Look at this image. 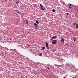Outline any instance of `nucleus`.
<instances>
[{"label":"nucleus","instance_id":"nucleus-1","mask_svg":"<svg viewBox=\"0 0 78 78\" xmlns=\"http://www.w3.org/2000/svg\"><path fill=\"white\" fill-rule=\"evenodd\" d=\"M56 40H54L52 41V43L53 44H56Z\"/></svg>","mask_w":78,"mask_h":78},{"label":"nucleus","instance_id":"nucleus-2","mask_svg":"<svg viewBox=\"0 0 78 78\" xmlns=\"http://www.w3.org/2000/svg\"><path fill=\"white\" fill-rule=\"evenodd\" d=\"M56 37H57L56 36H53V37H52L51 39V41H53V39H56Z\"/></svg>","mask_w":78,"mask_h":78},{"label":"nucleus","instance_id":"nucleus-3","mask_svg":"<svg viewBox=\"0 0 78 78\" xmlns=\"http://www.w3.org/2000/svg\"><path fill=\"white\" fill-rule=\"evenodd\" d=\"M46 45L47 48V49H48V50H49V48H48V43H46Z\"/></svg>","mask_w":78,"mask_h":78},{"label":"nucleus","instance_id":"nucleus-4","mask_svg":"<svg viewBox=\"0 0 78 78\" xmlns=\"http://www.w3.org/2000/svg\"><path fill=\"white\" fill-rule=\"evenodd\" d=\"M41 9L42 11H44V10H45V9L43 7L41 8Z\"/></svg>","mask_w":78,"mask_h":78},{"label":"nucleus","instance_id":"nucleus-5","mask_svg":"<svg viewBox=\"0 0 78 78\" xmlns=\"http://www.w3.org/2000/svg\"><path fill=\"white\" fill-rule=\"evenodd\" d=\"M40 5L41 7V8L43 7V5H42V4H40Z\"/></svg>","mask_w":78,"mask_h":78},{"label":"nucleus","instance_id":"nucleus-6","mask_svg":"<svg viewBox=\"0 0 78 78\" xmlns=\"http://www.w3.org/2000/svg\"><path fill=\"white\" fill-rule=\"evenodd\" d=\"M76 28H78V24H76Z\"/></svg>","mask_w":78,"mask_h":78},{"label":"nucleus","instance_id":"nucleus-7","mask_svg":"<svg viewBox=\"0 0 78 78\" xmlns=\"http://www.w3.org/2000/svg\"><path fill=\"white\" fill-rule=\"evenodd\" d=\"M39 56H42V54L41 53H40L39 55Z\"/></svg>","mask_w":78,"mask_h":78},{"label":"nucleus","instance_id":"nucleus-8","mask_svg":"<svg viewBox=\"0 0 78 78\" xmlns=\"http://www.w3.org/2000/svg\"><path fill=\"white\" fill-rule=\"evenodd\" d=\"M61 42H64V39H62L61 40Z\"/></svg>","mask_w":78,"mask_h":78},{"label":"nucleus","instance_id":"nucleus-9","mask_svg":"<svg viewBox=\"0 0 78 78\" xmlns=\"http://www.w3.org/2000/svg\"><path fill=\"white\" fill-rule=\"evenodd\" d=\"M34 25H35V26H37V25L36 23H34Z\"/></svg>","mask_w":78,"mask_h":78},{"label":"nucleus","instance_id":"nucleus-10","mask_svg":"<svg viewBox=\"0 0 78 78\" xmlns=\"http://www.w3.org/2000/svg\"><path fill=\"white\" fill-rule=\"evenodd\" d=\"M36 23H37V24H38L39 23V21H36Z\"/></svg>","mask_w":78,"mask_h":78},{"label":"nucleus","instance_id":"nucleus-11","mask_svg":"<svg viewBox=\"0 0 78 78\" xmlns=\"http://www.w3.org/2000/svg\"><path fill=\"white\" fill-rule=\"evenodd\" d=\"M52 12H55V9H53L52 10Z\"/></svg>","mask_w":78,"mask_h":78},{"label":"nucleus","instance_id":"nucleus-12","mask_svg":"<svg viewBox=\"0 0 78 78\" xmlns=\"http://www.w3.org/2000/svg\"><path fill=\"white\" fill-rule=\"evenodd\" d=\"M74 41H76V39L74 38Z\"/></svg>","mask_w":78,"mask_h":78},{"label":"nucleus","instance_id":"nucleus-13","mask_svg":"<svg viewBox=\"0 0 78 78\" xmlns=\"http://www.w3.org/2000/svg\"><path fill=\"white\" fill-rule=\"evenodd\" d=\"M19 1H17V2H16V4H18V3H19Z\"/></svg>","mask_w":78,"mask_h":78},{"label":"nucleus","instance_id":"nucleus-14","mask_svg":"<svg viewBox=\"0 0 78 78\" xmlns=\"http://www.w3.org/2000/svg\"><path fill=\"white\" fill-rule=\"evenodd\" d=\"M45 49V47H43L42 50H44Z\"/></svg>","mask_w":78,"mask_h":78},{"label":"nucleus","instance_id":"nucleus-15","mask_svg":"<svg viewBox=\"0 0 78 78\" xmlns=\"http://www.w3.org/2000/svg\"><path fill=\"white\" fill-rule=\"evenodd\" d=\"M26 23L27 25H28V22L27 21H26Z\"/></svg>","mask_w":78,"mask_h":78},{"label":"nucleus","instance_id":"nucleus-16","mask_svg":"<svg viewBox=\"0 0 78 78\" xmlns=\"http://www.w3.org/2000/svg\"><path fill=\"white\" fill-rule=\"evenodd\" d=\"M76 78V76H75V77H73L72 78Z\"/></svg>","mask_w":78,"mask_h":78},{"label":"nucleus","instance_id":"nucleus-17","mask_svg":"<svg viewBox=\"0 0 78 78\" xmlns=\"http://www.w3.org/2000/svg\"><path fill=\"white\" fill-rule=\"evenodd\" d=\"M69 8H72V6H69Z\"/></svg>","mask_w":78,"mask_h":78},{"label":"nucleus","instance_id":"nucleus-18","mask_svg":"<svg viewBox=\"0 0 78 78\" xmlns=\"http://www.w3.org/2000/svg\"><path fill=\"white\" fill-rule=\"evenodd\" d=\"M73 25H76V23H74L73 24Z\"/></svg>","mask_w":78,"mask_h":78},{"label":"nucleus","instance_id":"nucleus-19","mask_svg":"<svg viewBox=\"0 0 78 78\" xmlns=\"http://www.w3.org/2000/svg\"><path fill=\"white\" fill-rule=\"evenodd\" d=\"M66 14H67V15H69V13H66Z\"/></svg>","mask_w":78,"mask_h":78},{"label":"nucleus","instance_id":"nucleus-20","mask_svg":"<svg viewBox=\"0 0 78 78\" xmlns=\"http://www.w3.org/2000/svg\"><path fill=\"white\" fill-rule=\"evenodd\" d=\"M48 69H50V68H49V67H48Z\"/></svg>","mask_w":78,"mask_h":78},{"label":"nucleus","instance_id":"nucleus-21","mask_svg":"<svg viewBox=\"0 0 78 78\" xmlns=\"http://www.w3.org/2000/svg\"><path fill=\"white\" fill-rule=\"evenodd\" d=\"M17 12H19V11H17Z\"/></svg>","mask_w":78,"mask_h":78},{"label":"nucleus","instance_id":"nucleus-22","mask_svg":"<svg viewBox=\"0 0 78 78\" xmlns=\"http://www.w3.org/2000/svg\"><path fill=\"white\" fill-rule=\"evenodd\" d=\"M70 6H72V4H70Z\"/></svg>","mask_w":78,"mask_h":78},{"label":"nucleus","instance_id":"nucleus-23","mask_svg":"<svg viewBox=\"0 0 78 78\" xmlns=\"http://www.w3.org/2000/svg\"><path fill=\"white\" fill-rule=\"evenodd\" d=\"M63 78H66V77H64Z\"/></svg>","mask_w":78,"mask_h":78}]
</instances>
